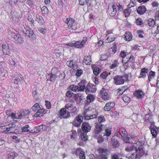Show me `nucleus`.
<instances>
[{"instance_id": "f257e3e1", "label": "nucleus", "mask_w": 159, "mask_h": 159, "mask_svg": "<svg viewBox=\"0 0 159 159\" xmlns=\"http://www.w3.org/2000/svg\"><path fill=\"white\" fill-rule=\"evenodd\" d=\"M16 125L15 124L12 123L2 127L1 128V131L7 134L9 133H14L17 135H20L22 134V130L20 129H15V131L11 132L13 129L15 127Z\"/></svg>"}, {"instance_id": "f03ea898", "label": "nucleus", "mask_w": 159, "mask_h": 159, "mask_svg": "<svg viewBox=\"0 0 159 159\" xmlns=\"http://www.w3.org/2000/svg\"><path fill=\"white\" fill-rule=\"evenodd\" d=\"M87 40V38L86 37H84L80 43L79 41H72L65 44L64 46H66L67 45L71 47L75 46V47L77 48H82L86 44Z\"/></svg>"}, {"instance_id": "7ed1b4c3", "label": "nucleus", "mask_w": 159, "mask_h": 159, "mask_svg": "<svg viewBox=\"0 0 159 159\" xmlns=\"http://www.w3.org/2000/svg\"><path fill=\"white\" fill-rule=\"evenodd\" d=\"M106 36L107 38L105 41L107 43H110L113 41L116 37V35L113 33L112 30H108L106 31Z\"/></svg>"}, {"instance_id": "20e7f679", "label": "nucleus", "mask_w": 159, "mask_h": 159, "mask_svg": "<svg viewBox=\"0 0 159 159\" xmlns=\"http://www.w3.org/2000/svg\"><path fill=\"white\" fill-rule=\"evenodd\" d=\"M50 127L46 126L44 125L37 126L34 129V131L36 133L47 132H49L50 130Z\"/></svg>"}, {"instance_id": "39448f33", "label": "nucleus", "mask_w": 159, "mask_h": 159, "mask_svg": "<svg viewBox=\"0 0 159 159\" xmlns=\"http://www.w3.org/2000/svg\"><path fill=\"white\" fill-rule=\"evenodd\" d=\"M68 25V29L70 30H75L76 26L74 19L72 18H67L64 21Z\"/></svg>"}, {"instance_id": "423d86ee", "label": "nucleus", "mask_w": 159, "mask_h": 159, "mask_svg": "<svg viewBox=\"0 0 159 159\" xmlns=\"http://www.w3.org/2000/svg\"><path fill=\"white\" fill-rule=\"evenodd\" d=\"M66 64L69 67L71 68L70 72H71L72 74L74 75L75 70H77L78 68L76 62L73 60H71L68 61Z\"/></svg>"}, {"instance_id": "0eeeda50", "label": "nucleus", "mask_w": 159, "mask_h": 159, "mask_svg": "<svg viewBox=\"0 0 159 159\" xmlns=\"http://www.w3.org/2000/svg\"><path fill=\"white\" fill-rule=\"evenodd\" d=\"M24 33L28 36L31 40H33L35 39V35L34 34L33 31L29 27H25L23 30Z\"/></svg>"}, {"instance_id": "6e6552de", "label": "nucleus", "mask_w": 159, "mask_h": 159, "mask_svg": "<svg viewBox=\"0 0 159 159\" xmlns=\"http://www.w3.org/2000/svg\"><path fill=\"white\" fill-rule=\"evenodd\" d=\"M124 76L118 75L115 76L113 78L114 82L116 85L123 84L125 81Z\"/></svg>"}, {"instance_id": "1a4fd4ad", "label": "nucleus", "mask_w": 159, "mask_h": 159, "mask_svg": "<svg viewBox=\"0 0 159 159\" xmlns=\"http://www.w3.org/2000/svg\"><path fill=\"white\" fill-rule=\"evenodd\" d=\"M103 126L102 125L98 124L96 125L94 131V137L97 138L98 136L101 134V132L102 131Z\"/></svg>"}, {"instance_id": "9d476101", "label": "nucleus", "mask_w": 159, "mask_h": 159, "mask_svg": "<svg viewBox=\"0 0 159 159\" xmlns=\"http://www.w3.org/2000/svg\"><path fill=\"white\" fill-rule=\"evenodd\" d=\"M83 118L81 116H79L76 117L72 122L74 126L77 127H79L83 122Z\"/></svg>"}, {"instance_id": "9b49d317", "label": "nucleus", "mask_w": 159, "mask_h": 159, "mask_svg": "<svg viewBox=\"0 0 159 159\" xmlns=\"http://www.w3.org/2000/svg\"><path fill=\"white\" fill-rule=\"evenodd\" d=\"M127 133L125 129L121 128L118 131H116L115 134V136L119 138H123L125 136L127 135Z\"/></svg>"}, {"instance_id": "f8f14e48", "label": "nucleus", "mask_w": 159, "mask_h": 159, "mask_svg": "<svg viewBox=\"0 0 159 159\" xmlns=\"http://www.w3.org/2000/svg\"><path fill=\"white\" fill-rule=\"evenodd\" d=\"M100 95L104 101L108 100L110 98V94L105 89L102 88L100 91Z\"/></svg>"}, {"instance_id": "ddd939ff", "label": "nucleus", "mask_w": 159, "mask_h": 159, "mask_svg": "<svg viewBox=\"0 0 159 159\" xmlns=\"http://www.w3.org/2000/svg\"><path fill=\"white\" fill-rule=\"evenodd\" d=\"M89 113V111L88 110H85L83 114V116L85 118V120H89V119H93L97 117L98 113H96L95 114L91 116L88 115Z\"/></svg>"}, {"instance_id": "4468645a", "label": "nucleus", "mask_w": 159, "mask_h": 159, "mask_svg": "<svg viewBox=\"0 0 159 159\" xmlns=\"http://www.w3.org/2000/svg\"><path fill=\"white\" fill-rule=\"evenodd\" d=\"M96 91V89L95 85L92 84H88L85 88V92L86 94L89 92L94 93Z\"/></svg>"}, {"instance_id": "2eb2a0df", "label": "nucleus", "mask_w": 159, "mask_h": 159, "mask_svg": "<svg viewBox=\"0 0 159 159\" xmlns=\"http://www.w3.org/2000/svg\"><path fill=\"white\" fill-rule=\"evenodd\" d=\"M75 153L76 156H79L80 159H85V156L84 151L80 148H77Z\"/></svg>"}, {"instance_id": "dca6fc26", "label": "nucleus", "mask_w": 159, "mask_h": 159, "mask_svg": "<svg viewBox=\"0 0 159 159\" xmlns=\"http://www.w3.org/2000/svg\"><path fill=\"white\" fill-rule=\"evenodd\" d=\"M60 115L64 118H67L70 116V112L66 111V108L61 109L60 111Z\"/></svg>"}, {"instance_id": "f3484780", "label": "nucleus", "mask_w": 159, "mask_h": 159, "mask_svg": "<svg viewBox=\"0 0 159 159\" xmlns=\"http://www.w3.org/2000/svg\"><path fill=\"white\" fill-rule=\"evenodd\" d=\"M139 143V142H137L136 143L129 144L125 148V150L129 152H131L135 149L137 145Z\"/></svg>"}, {"instance_id": "a211bd4d", "label": "nucleus", "mask_w": 159, "mask_h": 159, "mask_svg": "<svg viewBox=\"0 0 159 159\" xmlns=\"http://www.w3.org/2000/svg\"><path fill=\"white\" fill-rule=\"evenodd\" d=\"M143 145H141L139 146L137 145L135 149L136 152L139 158L144 154V152L143 149Z\"/></svg>"}, {"instance_id": "6ab92c4d", "label": "nucleus", "mask_w": 159, "mask_h": 159, "mask_svg": "<svg viewBox=\"0 0 159 159\" xmlns=\"http://www.w3.org/2000/svg\"><path fill=\"white\" fill-rule=\"evenodd\" d=\"M81 128L84 132L88 133L90 130L91 127L88 123L84 122L82 124Z\"/></svg>"}, {"instance_id": "aec40b11", "label": "nucleus", "mask_w": 159, "mask_h": 159, "mask_svg": "<svg viewBox=\"0 0 159 159\" xmlns=\"http://www.w3.org/2000/svg\"><path fill=\"white\" fill-rule=\"evenodd\" d=\"M9 45L7 43H3L2 45V51L4 55H9Z\"/></svg>"}, {"instance_id": "412c9836", "label": "nucleus", "mask_w": 159, "mask_h": 159, "mask_svg": "<svg viewBox=\"0 0 159 159\" xmlns=\"http://www.w3.org/2000/svg\"><path fill=\"white\" fill-rule=\"evenodd\" d=\"M108 11L110 14L114 16L116 13V6L114 5L109 6L108 7Z\"/></svg>"}, {"instance_id": "4be33fe9", "label": "nucleus", "mask_w": 159, "mask_h": 159, "mask_svg": "<svg viewBox=\"0 0 159 159\" xmlns=\"http://www.w3.org/2000/svg\"><path fill=\"white\" fill-rule=\"evenodd\" d=\"M115 106L114 103L112 102H109L107 103L104 107L105 111H109L111 109Z\"/></svg>"}, {"instance_id": "5701e85b", "label": "nucleus", "mask_w": 159, "mask_h": 159, "mask_svg": "<svg viewBox=\"0 0 159 159\" xmlns=\"http://www.w3.org/2000/svg\"><path fill=\"white\" fill-rule=\"evenodd\" d=\"M135 96L138 98H143L144 96L143 92L141 90H137L134 93Z\"/></svg>"}, {"instance_id": "b1692460", "label": "nucleus", "mask_w": 159, "mask_h": 159, "mask_svg": "<svg viewBox=\"0 0 159 159\" xmlns=\"http://www.w3.org/2000/svg\"><path fill=\"white\" fill-rule=\"evenodd\" d=\"M21 113L20 111H19L16 114H11V117L13 119L16 120L17 119H19L22 118Z\"/></svg>"}, {"instance_id": "393cba45", "label": "nucleus", "mask_w": 159, "mask_h": 159, "mask_svg": "<svg viewBox=\"0 0 159 159\" xmlns=\"http://www.w3.org/2000/svg\"><path fill=\"white\" fill-rule=\"evenodd\" d=\"M146 11V7L144 6L139 7L137 9V12L138 14L142 15Z\"/></svg>"}, {"instance_id": "a878e982", "label": "nucleus", "mask_w": 159, "mask_h": 159, "mask_svg": "<svg viewBox=\"0 0 159 159\" xmlns=\"http://www.w3.org/2000/svg\"><path fill=\"white\" fill-rule=\"evenodd\" d=\"M7 156L8 159H14L15 157V153L12 151H7Z\"/></svg>"}, {"instance_id": "bb28decb", "label": "nucleus", "mask_w": 159, "mask_h": 159, "mask_svg": "<svg viewBox=\"0 0 159 159\" xmlns=\"http://www.w3.org/2000/svg\"><path fill=\"white\" fill-rule=\"evenodd\" d=\"M86 84L84 80H82L80 82L78 85L79 91H83L85 89Z\"/></svg>"}, {"instance_id": "cd10ccee", "label": "nucleus", "mask_w": 159, "mask_h": 159, "mask_svg": "<svg viewBox=\"0 0 159 159\" xmlns=\"http://www.w3.org/2000/svg\"><path fill=\"white\" fill-rule=\"evenodd\" d=\"M148 70L145 68H143L141 69V72L140 73V77H139V78H140L141 77L144 78L146 76V74L148 73Z\"/></svg>"}, {"instance_id": "c85d7f7f", "label": "nucleus", "mask_w": 159, "mask_h": 159, "mask_svg": "<svg viewBox=\"0 0 159 159\" xmlns=\"http://www.w3.org/2000/svg\"><path fill=\"white\" fill-rule=\"evenodd\" d=\"M152 125L150 128L151 132L152 135L153 137H155L157 134L158 129L156 127L153 126V127H152Z\"/></svg>"}, {"instance_id": "c756f323", "label": "nucleus", "mask_w": 159, "mask_h": 159, "mask_svg": "<svg viewBox=\"0 0 159 159\" xmlns=\"http://www.w3.org/2000/svg\"><path fill=\"white\" fill-rule=\"evenodd\" d=\"M56 76L55 75L52 74H48L46 75V78L47 80H50L52 82L55 81Z\"/></svg>"}, {"instance_id": "7c9ffc66", "label": "nucleus", "mask_w": 159, "mask_h": 159, "mask_svg": "<svg viewBox=\"0 0 159 159\" xmlns=\"http://www.w3.org/2000/svg\"><path fill=\"white\" fill-rule=\"evenodd\" d=\"M132 38L131 33L129 32H127L125 33L124 37V39L126 41H129Z\"/></svg>"}, {"instance_id": "2f4dec72", "label": "nucleus", "mask_w": 159, "mask_h": 159, "mask_svg": "<svg viewBox=\"0 0 159 159\" xmlns=\"http://www.w3.org/2000/svg\"><path fill=\"white\" fill-rule=\"evenodd\" d=\"M15 40L17 43L20 44L22 43L23 42L21 35L19 34L16 36Z\"/></svg>"}, {"instance_id": "473e14b6", "label": "nucleus", "mask_w": 159, "mask_h": 159, "mask_svg": "<svg viewBox=\"0 0 159 159\" xmlns=\"http://www.w3.org/2000/svg\"><path fill=\"white\" fill-rule=\"evenodd\" d=\"M44 111V110L42 108H41L35 114L34 116L35 117L41 116L43 115Z\"/></svg>"}, {"instance_id": "72a5a7b5", "label": "nucleus", "mask_w": 159, "mask_h": 159, "mask_svg": "<svg viewBox=\"0 0 159 159\" xmlns=\"http://www.w3.org/2000/svg\"><path fill=\"white\" fill-rule=\"evenodd\" d=\"M84 62L86 65H89L91 63V57L90 56H85L84 59Z\"/></svg>"}, {"instance_id": "f704fd0d", "label": "nucleus", "mask_w": 159, "mask_h": 159, "mask_svg": "<svg viewBox=\"0 0 159 159\" xmlns=\"http://www.w3.org/2000/svg\"><path fill=\"white\" fill-rule=\"evenodd\" d=\"M41 108L38 103H36L32 107V109L34 111H38Z\"/></svg>"}, {"instance_id": "c9c22d12", "label": "nucleus", "mask_w": 159, "mask_h": 159, "mask_svg": "<svg viewBox=\"0 0 159 159\" xmlns=\"http://www.w3.org/2000/svg\"><path fill=\"white\" fill-rule=\"evenodd\" d=\"M148 25L150 27H153L155 24V21L153 19L149 18L148 20Z\"/></svg>"}, {"instance_id": "e433bc0d", "label": "nucleus", "mask_w": 159, "mask_h": 159, "mask_svg": "<svg viewBox=\"0 0 159 159\" xmlns=\"http://www.w3.org/2000/svg\"><path fill=\"white\" fill-rule=\"evenodd\" d=\"M118 65V61L117 60H115L112 62L111 65L110 66V68L111 69H115L117 67Z\"/></svg>"}, {"instance_id": "4c0bfd02", "label": "nucleus", "mask_w": 159, "mask_h": 159, "mask_svg": "<svg viewBox=\"0 0 159 159\" xmlns=\"http://www.w3.org/2000/svg\"><path fill=\"white\" fill-rule=\"evenodd\" d=\"M70 89L74 92L79 91V87L74 85H72L69 86Z\"/></svg>"}, {"instance_id": "58836bf2", "label": "nucleus", "mask_w": 159, "mask_h": 159, "mask_svg": "<svg viewBox=\"0 0 159 159\" xmlns=\"http://www.w3.org/2000/svg\"><path fill=\"white\" fill-rule=\"evenodd\" d=\"M21 113L22 117L23 116L29 115L30 112V111L28 109H25L20 111Z\"/></svg>"}, {"instance_id": "ea45409f", "label": "nucleus", "mask_w": 159, "mask_h": 159, "mask_svg": "<svg viewBox=\"0 0 159 159\" xmlns=\"http://www.w3.org/2000/svg\"><path fill=\"white\" fill-rule=\"evenodd\" d=\"M6 75V72L5 71L4 69L2 68H0V78H2L5 76Z\"/></svg>"}, {"instance_id": "a19ab883", "label": "nucleus", "mask_w": 159, "mask_h": 159, "mask_svg": "<svg viewBox=\"0 0 159 159\" xmlns=\"http://www.w3.org/2000/svg\"><path fill=\"white\" fill-rule=\"evenodd\" d=\"M99 153H100V155H104L105 154H106L107 155V151L106 150H105L103 148L99 147L98 148V149Z\"/></svg>"}, {"instance_id": "79ce46f5", "label": "nucleus", "mask_w": 159, "mask_h": 159, "mask_svg": "<svg viewBox=\"0 0 159 159\" xmlns=\"http://www.w3.org/2000/svg\"><path fill=\"white\" fill-rule=\"evenodd\" d=\"M128 56L126 57L123 58V59L122 61V62L123 63H126L128 61H130L131 60V59H132L133 60H134V58L133 57H129V60L128 59L129 58V57H128V58H127Z\"/></svg>"}, {"instance_id": "37998d69", "label": "nucleus", "mask_w": 159, "mask_h": 159, "mask_svg": "<svg viewBox=\"0 0 159 159\" xmlns=\"http://www.w3.org/2000/svg\"><path fill=\"white\" fill-rule=\"evenodd\" d=\"M131 13V10L130 8H127L124 11V15L126 17H128L129 16Z\"/></svg>"}, {"instance_id": "c03bdc74", "label": "nucleus", "mask_w": 159, "mask_h": 159, "mask_svg": "<svg viewBox=\"0 0 159 159\" xmlns=\"http://www.w3.org/2000/svg\"><path fill=\"white\" fill-rule=\"evenodd\" d=\"M94 99V97L93 95L91 94H89L87 97V102H90L93 101Z\"/></svg>"}, {"instance_id": "a18cd8bd", "label": "nucleus", "mask_w": 159, "mask_h": 159, "mask_svg": "<svg viewBox=\"0 0 159 159\" xmlns=\"http://www.w3.org/2000/svg\"><path fill=\"white\" fill-rule=\"evenodd\" d=\"M22 133L27 132L29 131V126L28 125H25L21 128Z\"/></svg>"}, {"instance_id": "49530a36", "label": "nucleus", "mask_w": 159, "mask_h": 159, "mask_svg": "<svg viewBox=\"0 0 159 159\" xmlns=\"http://www.w3.org/2000/svg\"><path fill=\"white\" fill-rule=\"evenodd\" d=\"M111 143L115 147H117L118 146V141L117 140H115L113 137L111 138Z\"/></svg>"}, {"instance_id": "de8ad7c7", "label": "nucleus", "mask_w": 159, "mask_h": 159, "mask_svg": "<svg viewBox=\"0 0 159 159\" xmlns=\"http://www.w3.org/2000/svg\"><path fill=\"white\" fill-rule=\"evenodd\" d=\"M36 17L38 23L41 24H43L44 23L43 19L42 16H38Z\"/></svg>"}, {"instance_id": "09e8293b", "label": "nucleus", "mask_w": 159, "mask_h": 159, "mask_svg": "<svg viewBox=\"0 0 159 159\" xmlns=\"http://www.w3.org/2000/svg\"><path fill=\"white\" fill-rule=\"evenodd\" d=\"M74 106L73 105V104L71 103H68L66 104L65 106V108H66V109H67L68 110L70 111L71 109Z\"/></svg>"}, {"instance_id": "8fccbe9b", "label": "nucleus", "mask_w": 159, "mask_h": 159, "mask_svg": "<svg viewBox=\"0 0 159 159\" xmlns=\"http://www.w3.org/2000/svg\"><path fill=\"white\" fill-rule=\"evenodd\" d=\"M155 72L152 71H151L149 72V76H148V79L149 81L152 78H154L155 76Z\"/></svg>"}, {"instance_id": "3c124183", "label": "nucleus", "mask_w": 159, "mask_h": 159, "mask_svg": "<svg viewBox=\"0 0 159 159\" xmlns=\"http://www.w3.org/2000/svg\"><path fill=\"white\" fill-rule=\"evenodd\" d=\"M72 115H75L77 113V110L76 107L74 106L70 111Z\"/></svg>"}, {"instance_id": "603ef678", "label": "nucleus", "mask_w": 159, "mask_h": 159, "mask_svg": "<svg viewBox=\"0 0 159 159\" xmlns=\"http://www.w3.org/2000/svg\"><path fill=\"white\" fill-rule=\"evenodd\" d=\"M92 69L93 70V73L95 75L98 74L101 72L99 68L97 67L95 68H93V66H92Z\"/></svg>"}, {"instance_id": "864d4df0", "label": "nucleus", "mask_w": 159, "mask_h": 159, "mask_svg": "<svg viewBox=\"0 0 159 159\" xmlns=\"http://www.w3.org/2000/svg\"><path fill=\"white\" fill-rule=\"evenodd\" d=\"M82 140L84 141H86L88 139V136L86 134L82 133L80 135Z\"/></svg>"}, {"instance_id": "5fc2aeb1", "label": "nucleus", "mask_w": 159, "mask_h": 159, "mask_svg": "<svg viewBox=\"0 0 159 159\" xmlns=\"http://www.w3.org/2000/svg\"><path fill=\"white\" fill-rule=\"evenodd\" d=\"M108 74L110 75V72H109V73H108L107 72L105 71L102 72L101 74V76L103 79H105L108 76Z\"/></svg>"}, {"instance_id": "6e6d98bb", "label": "nucleus", "mask_w": 159, "mask_h": 159, "mask_svg": "<svg viewBox=\"0 0 159 159\" xmlns=\"http://www.w3.org/2000/svg\"><path fill=\"white\" fill-rule=\"evenodd\" d=\"M130 157L131 159H136L140 158L136 152L132 153Z\"/></svg>"}, {"instance_id": "4d7b16f0", "label": "nucleus", "mask_w": 159, "mask_h": 159, "mask_svg": "<svg viewBox=\"0 0 159 159\" xmlns=\"http://www.w3.org/2000/svg\"><path fill=\"white\" fill-rule=\"evenodd\" d=\"M42 11L43 13L44 14H47L48 12V8L46 6H43L41 8Z\"/></svg>"}, {"instance_id": "13d9d810", "label": "nucleus", "mask_w": 159, "mask_h": 159, "mask_svg": "<svg viewBox=\"0 0 159 159\" xmlns=\"http://www.w3.org/2000/svg\"><path fill=\"white\" fill-rule=\"evenodd\" d=\"M123 100L125 102H128L130 101V98L127 96H124L122 98Z\"/></svg>"}, {"instance_id": "bf43d9fd", "label": "nucleus", "mask_w": 159, "mask_h": 159, "mask_svg": "<svg viewBox=\"0 0 159 159\" xmlns=\"http://www.w3.org/2000/svg\"><path fill=\"white\" fill-rule=\"evenodd\" d=\"M98 137L97 138H95L96 139H98V142L99 143H100L103 142L104 140L103 138L102 137V136L101 134L99 136H98Z\"/></svg>"}, {"instance_id": "052dcab7", "label": "nucleus", "mask_w": 159, "mask_h": 159, "mask_svg": "<svg viewBox=\"0 0 159 159\" xmlns=\"http://www.w3.org/2000/svg\"><path fill=\"white\" fill-rule=\"evenodd\" d=\"M103 41L102 40L99 41L95 45V47L96 48H98L99 47H102L103 46Z\"/></svg>"}, {"instance_id": "680f3d73", "label": "nucleus", "mask_w": 159, "mask_h": 159, "mask_svg": "<svg viewBox=\"0 0 159 159\" xmlns=\"http://www.w3.org/2000/svg\"><path fill=\"white\" fill-rule=\"evenodd\" d=\"M106 121V119L104 116H100L98 117V121L99 122H103Z\"/></svg>"}, {"instance_id": "e2e57ef3", "label": "nucleus", "mask_w": 159, "mask_h": 159, "mask_svg": "<svg viewBox=\"0 0 159 159\" xmlns=\"http://www.w3.org/2000/svg\"><path fill=\"white\" fill-rule=\"evenodd\" d=\"M82 73L83 71L81 70L78 69L76 70L75 74L77 76L79 77L82 74Z\"/></svg>"}, {"instance_id": "0e129e2a", "label": "nucleus", "mask_w": 159, "mask_h": 159, "mask_svg": "<svg viewBox=\"0 0 159 159\" xmlns=\"http://www.w3.org/2000/svg\"><path fill=\"white\" fill-rule=\"evenodd\" d=\"M106 135L107 136H110L111 134V129H107L105 130Z\"/></svg>"}, {"instance_id": "69168bd1", "label": "nucleus", "mask_w": 159, "mask_h": 159, "mask_svg": "<svg viewBox=\"0 0 159 159\" xmlns=\"http://www.w3.org/2000/svg\"><path fill=\"white\" fill-rule=\"evenodd\" d=\"M72 133L71 135V139H74L75 135L77 134L76 131L75 130H72L71 131Z\"/></svg>"}, {"instance_id": "338daca9", "label": "nucleus", "mask_w": 159, "mask_h": 159, "mask_svg": "<svg viewBox=\"0 0 159 159\" xmlns=\"http://www.w3.org/2000/svg\"><path fill=\"white\" fill-rule=\"evenodd\" d=\"M79 4L81 5H84L85 3L88 2V0H79Z\"/></svg>"}, {"instance_id": "774afa93", "label": "nucleus", "mask_w": 159, "mask_h": 159, "mask_svg": "<svg viewBox=\"0 0 159 159\" xmlns=\"http://www.w3.org/2000/svg\"><path fill=\"white\" fill-rule=\"evenodd\" d=\"M143 21L140 18H138L136 20V23L138 25H140L142 24Z\"/></svg>"}]
</instances>
